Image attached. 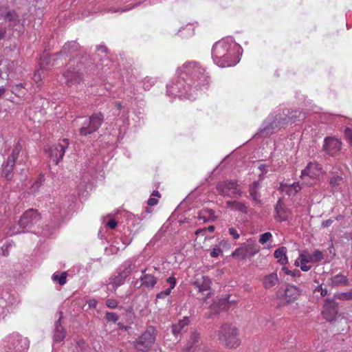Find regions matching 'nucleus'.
Here are the masks:
<instances>
[{
	"mask_svg": "<svg viewBox=\"0 0 352 352\" xmlns=\"http://www.w3.org/2000/svg\"><path fill=\"white\" fill-rule=\"evenodd\" d=\"M210 83L205 67L196 61H187L177 67L175 77L166 84V94L170 100H195L208 89Z\"/></svg>",
	"mask_w": 352,
	"mask_h": 352,
	"instance_id": "1",
	"label": "nucleus"
},
{
	"mask_svg": "<svg viewBox=\"0 0 352 352\" xmlns=\"http://www.w3.org/2000/svg\"><path fill=\"white\" fill-rule=\"evenodd\" d=\"M305 117V113L298 110L278 107L263 120L256 135L261 138L268 137L288 124H298Z\"/></svg>",
	"mask_w": 352,
	"mask_h": 352,
	"instance_id": "2",
	"label": "nucleus"
},
{
	"mask_svg": "<svg viewBox=\"0 0 352 352\" xmlns=\"http://www.w3.org/2000/svg\"><path fill=\"white\" fill-rule=\"evenodd\" d=\"M243 54L241 46L232 36H227L217 41L211 50L214 63L219 67L235 66Z\"/></svg>",
	"mask_w": 352,
	"mask_h": 352,
	"instance_id": "3",
	"label": "nucleus"
},
{
	"mask_svg": "<svg viewBox=\"0 0 352 352\" xmlns=\"http://www.w3.org/2000/svg\"><path fill=\"white\" fill-rule=\"evenodd\" d=\"M30 346V341L18 333H12L2 340L0 344V352H27Z\"/></svg>",
	"mask_w": 352,
	"mask_h": 352,
	"instance_id": "4",
	"label": "nucleus"
},
{
	"mask_svg": "<svg viewBox=\"0 0 352 352\" xmlns=\"http://www.w3.org/2000/svg\"><path fill=\"white\" fill-rule=\"evenodd\" d=\"M217 335L220 342L228 348L234 349L241 344L239 330L231 324H223Z\"/></svg>",
	"mask_w": 352,
	"mask_h": 352,
	"instance_id": "5",
	"label": "nucleus"
},
{
	"mask_svg": "<svg viewBox=\"0 0 352 352\" xmlns=\"http://www.w3.org/2000/svg\"><path fill=\"white\" fill-rule=\"evenodd\" d=\"M157 330L153 327H148L134 342V348L140 352L148 351L155 342Z\"/></svg>",
	"mask_w": 352,
	"mask_h": 352,
	"instance_id": "6",
	"label": "nucleus"
},
{
	"mask_svg": "<svg viewBox=\"0 0 352 352\" xmlns=\"http://www.w3.org/2000/svg\"><path fill=\"white\" fill-rule=\"evenodd\" d=\"M104 121V116L100 113H94L89 117L84 118L79 129L82 136H87L98 130Z\"/></svg>",
	"mask_w": 352,
	"mask_h": 352,
	"instance_id": "7",
	"label": "nucleus"
},
{
	"mask_svg": "<svg viewBox=\"0 0 352 352\" xmlns=\"http://www.w3.org/2000/svg\"><path fill=\"white\" fill-rule=\"evenodd\" d=\"M217 190L221 195L226 197L237 198L242 195V191L236 180H225L217 184Z\"/></svg>",
	"mask_w": 352,
	"mask_h": 352,
	"instance_id": "8",
	"label": "nucleus"
},
{
	"mask_svg": "<svg viewBox=\"0 0 352 352\" xmlns=\"http://www.w3.org/2000/svg\"><path fill=\"white\" fill-rule=\"evenodd\" d=\"M73 65L74 64L71 61L67 69L63 74L65 82L69 87L76 86L83 80V73L81 71L80 66L78 65L76 68L73 67Z\"/></svg>",
	"mask_w": 352,
	"mask_h": 352,
	"instance_id": "9",
	"label": "nucleus"
},
{
	"mask_svg": "<svg viewBox=\"0 0 352 352\" xmlns=\"http://www.w3.org/2000/svg\"><path fill=\"white\" fill-rule=\"evenodd\" d=\"M21 226L28 232L35 226L38 225L41 217L36 210L29 209L26 210L20 218Z\"/></svg>",
	"mask_w": 352,
	"mask_h": 352,
	"instance_id": "10",
	"label": "nucleus"
},
{
	"mask_svg": "<svg viewBox=\"0 0 352 352\" xmlns=\"http://www.w3.org/2000/svg\"><path fill=\"white\" fill-rule=\"evenodd\" d=\"M69 145L68 139H63L58 144H54L49 148V155L51 160H52L55 164H58V162L62 160L65 150L67 148Z\"/></svg>",
	"mask_w": 352,
	"mask_h": 352,
	"instance_id": "11",
	"label": "nucleus"
},
{
	"mask_svg": "<svg viewBox=\"0 0 352 352\" xmlns=\"http://www.w3.org/2000/svg\"><path fill=\"white\" fill-rule=\"evenodd\" d=\"M56 60V58H55L54 56H44L43 58H41V62L39 63L40 68L36 69L33 75V80L36 84H38V86L41 85L40 82L45 76V70L48 69L50 67L54 66V63L51 64V62Z\"/></svg>",
	"mask_w": 352,
	"mask_h": 352,
	"instance_id": "12",
	"label": "nucleus"
},
{
	"mask_svg": "<svg viewBox=\"0 0 352 352\" xmlns=\"http://www.w3.org/2000/svg\"><path fill=\"white\" fill-rule=\"evenodd\" d=\"M259 251V247L254 243H243L241 247L236 248L232 253V256L240 257L241 259H245L247 257H253Z\"/></svg>",
	"mask_w": 352,
	"mask_h": 352,
	"instance_id": "13",
	"label": "nucleus"
},
{
	"mask_svg": "<svg viewBox=\"0 0 352 352\" xmlns=\"http://www.w3.org/2000/svg\"><path fill=\"white\" fill-rule=\"evenodd\" d=\"M156 271V267L141 270L142 276L140 279L142 286L149 289L155 287L157 283Z\"/></svg>",
	"mask_w": 352,
	"mask_h": 352,
	"instance_id": "14",
	"label": "nucleus"
},
{
	"mask_svg": "<svg viewBox=\"0 0 352 352\" xmlns=\"http://www.w3.org/2000/svg\"><path fill=\"white\" fill-rule=\"evenodd\" d=\"M341 141L335 137H326L324 140L323 150L329 155L336 156L340 151Z\"/></svg>",
	"mask_w": 352,
	"mask_h": 352,
	"instance_id": "15",
	"label": "nucleus"
},
{
	"mask_svg": "<svg viewBox=\"0 0 352 352\" xmlns=\"http://www.w3.org/2000/svg\"><path fill=\"white\" fill-rule=\"evenodd\" d=\"M200 334L197 331H192L183 348V352H208L204 351L200 345Z\"/></svg>",
	"mask_w": 352,
	"mask_h": 352,
	"instance_id": "16",
	"label": "nucleus"
},
{
	"mask_svg": "<svg viewBox=\"0 0 352 352\" xmlns=\"http://www.w3.org/2000/svg\"><path fill=\"white\" fill-rule=\"evenodd\" d=\"M16 302L14 295L7 291L0 290V317H4L8 311L9 307L13 305Z\"/></svg>",
	"mask_w": 352,
	"mask_h": 352,
	"instance_id": "17",
	"label": "nucleus"
},
{
	"mask_svg": "<svg viewBox=\"0 0 352 352\" xmlns=\"http://www.w3.org/2000/svg\"><path fill=\"white\" fill-rule=\"evenodd\" d=\"M322 173L321 165L316 162H311L307 164L306 167L301 171L300 177L306 176L312 179H318Z\"/></svg>",
	"mask_w": 352,
	"mask_h": 352,
	"instance_id": "18",
	"label": "nucleus"
},
{
	"mask_svg": "<svg viewBox=\"0 0 352 352\" xmlns=\"http://www.w3.org/2000/svg\"><path fill=\"white\" fill-rule=\"evenodd\" d=\"M80 52V46L76 41H69L66 43L63 47L61 51L57 54L53 55L56 58V56H70L72 58H77Z\"/></svg>",
	"mask_w": 352,
	"mask_h": 352,
	"instance_id": "19",
	"label": "nucleus"
},
{
	"mask_svg": "<svg viewBox=\"0 0 352 352\" xmlns=\"http://www.w3.org/2000/svg\"><path fill=\"white\" fill-rule=\"evenodd\" d=\"M275 219L280 221H288L291 217V211L281 199H278L275 206Z\"/></svg>",
	"mask_w": 352,
	"mask_h": 352,
	"instance_id": "20",
	"label": "nucleus"
},
{
	"mask_svg": "<svg viewBox=\"0 0 352 352\" xmlns=\"http://www.w3.org/2000/svg\"><path fill=\"white\" fill-rule=\"evenodd\" d=\"M300 294L298 287L294 285H287L282 297L283 305H288L295 301Z\"/></svg>",
	"mask_w": 352,
	"mask_h": 352,
	"instance_id": "21",
	"label": "nucleus"
},
{
	"mask_svg": "<svg viewBox=\"0 0 352 352\" xmlns=\"http://www.w3.org/2000/svg\"><path fill=\"white\" fill-rule=\"evenodd\" d=\"M138 233V229H135V230L127 229L126 231H124V233L121 238V241L122 242L123 247H122V248L116 247L114 245H112L110 248L111 253H117L120 249H122V250L124 249L126 246H128L131 243L134 236Z\"/></svg>",
	"mask_w": 352,
	"mask_h": 352,
	"instance_id": "22",
	"label": "nucleus"
},
{
	"mask_svg": "<svg viewBox=\"0 0 352 352\" xmlns=\"http://www.w3.org/2000/svg\"><path fill=\"white\" fill-rule=\"evenodd\" d=\"M192 285L198 289L199 292H208L206 298L210 297L211 280L208 277L205 276L196 277L195 280L192 282Z\"/></svg>",
	"mask_w": 352,
	"mask_h": 352,
	"instance_id": "23",
	"label": "nucleus"
},
{
	"mask_svg": "<svg viewBox=\"0 0 352 352\" xmlns=\"http://www.w3.org/2000/svg\"><path fill=\"white\" fill-rule=\"evenodd\" d=\"M1 16L5 20L6 22H8L10 25L15 26L17 24L23 22L20 18L16 12L14 10L5 9L1 10L0 12Z\"/></svg>",
	"mask_w": 352,
	"mask_h": 352,
	"instance_id": "24",
	"label": "nucleus"
},
{
	"mask_svg": "<svg viewBox=\"0 0 352 352\" xmlns=\"http://www.w3.org/2000/svg\"><path fill=\"white\" fill-rule=\"evenodd\" d=\"M129 109L126 104H124L122 102H116L113 114L118 116L124 123L129 121Z\"/></svg>",
	"mask_w": 352,
	"mask_h": 352,
	"instance_id": "25",
	"label": "nucleus"
},
{
	"mask_svg": "<svg viewBox=\"0 0 352 352\" xmlns=\"http://www.w3.org/2000/svg\"><path fill=\"white\" fill-rule=\"evenodd\" d=\"M60 320L61 316L59 317L58 320L55 322L54 324V340L56 342L63 341L66 336L65 329L60 323Z\"/></svg>",
	"mask_w": 352,
	"mask_h": 352,
	"instance_id": "26",
	"label": "nucleus"
},
{
	"mask_svg": "<svg viewBox=\"0 0 352 352\" xmlns=\"http://www.w3.org/2000/svg\"><path fill=\"white\" fill-rule=\"evenodd\" d=\"M348 283V278L342 274H338L332 276L329 280V285L333 287L346 286Z\"/></svg>",
	"mask_w": 352,
	"mask_h": 352,
	"instance_id": "27",
	"label": "nucleus"
},
{
	"mask_svg": "<svg viewBox=\"0 0 352 352\" xmlns=\"http://www.w3.org/2000/svg\"><path fill=\"white\" fill-rule=\"evenodd\" d=\"M226 205L232 210L239 211L243 214L248 213V207L244 202L229 200L226 201Z\"/></svg>",
	"mask_w": 352,
	"mask_h": 352,
	"instance_id": "28",
	"label": "nucleus"
},
{
	"mask_svg": "<svg viewBox=\"0 0 352 352\" xmlns=\"http://www.w3.org/2000/svg\"><path fill=\"white\" fill-rule=\"evenodd\" d=\"M190 322L189 318L184 316L183 319L179 320L177 323L172 325V332L174 336H177L181 333L184 328L188 325Z\"/></svg>",
	"mask_w": 352,
	"mask_h": 352,
	"instance_id": "29",
	"label": "nucleus"
},
{
	"mask_svg": "<svg viewBox=\"0 0 352 352\" xmlns=\"http://www.w3.org/2000/svg\"><path fill=\"white\" fill-rule=\"evenodd\" d=\"M195 26L193 24H187L180 28L178 32L179 36L182 38H188L195 34Z\"/></svg>",
	"mask_w": 352,
	"mask_h": 352,
	"instance_id": "30",
	"label": "nucleus"
},
{
	"mask_svg": "<svg viewBox=\"0 0 352 352\" xmlns=\"http://www.w3.org/2000/svg\"><path fill=\"white\" fill-rule=\"evenodd\" d=\"M134 272H136V266L131 261H125L121 266L120 273L126 278Z\"/></svg>",
	"mask_w": 352,
	"mask_h": 352,
	"instance_id": "31",
	"label": "nucleus"
},
{
	"mask_svg": "<svg viewBox=\"0 0 352 352\" xmlns=\"http://www.w3.org/2000/svg\"><path fill=\"white\" fill-rule=\"evenodd\" d=\"M259 185V182L255 181L252 182L249 187L250 197L256 203L261 202V195L258 192Z\"/></svg>",
	"mask_w": 352,
	"mask_h": 352,
	"instance_id": "32",
	"label": "nucleus"
},
{
	"mask_svg": "<svg viewBox=\"0 0 352 352\" xmlns=\"http://www.w3.org/2000/svg\"><path fill=\"white\" fill-rule=\"evenodd\" d=\"M278 282V278L276 274L272 273L265 276L263 278V286L265 289H270L275 286Z\"/></svg>",
	"mask_w": 352,
	"mask_h": 352,
	"instance_id": "33",
	"label": "nucleus"
},
{
	"mask_svg": "<svg viewBox=\"0 0 352 352\" xmlns=\"http://www.w3.org/2000/svg\"><path fill=\"white\" fill-rule=\"evenodd\" d=\"M286 253L287 248L285 247L279 248L274 252V257L278 259L281 265L286 264L288 262Z\"/></svg>",
	"mask_w": 352,
	"mask_h": 352,
	"instance_id": "34",
	"label": "nucleus"
},
{
	"mask_svg": "<svg viewBox=\"0 0 352 352\" xmlns=\"http://www.w3.org/2000/svg\"><path fill=\"white\" fill-rule=\"evenodd\" d=\"M14 165V162H11L8 160L3 165L1 174L8 180L11 179L12 178V172Z\"/></svg>",
	"mask_w": 352,
	"mask_h": 352,
	"instance_id": "35",
	"label": "nucleus"
},
{
	"mask_svg": "<svg viewBox=\"0 0 352 352\" xmlns=\"http://www.w3.org/2000/svg\"><path fill=\"white\" fill-rule=\"evenodd\" d=\"M25 232V228H23L22 226H21V219H19L18 223H13L9 226L8 228L7 234L12 236Z\"/></svg>",
	"mask_w": 352,
	"mask_h": 352,
	"instance_id": "36",
	"label": "nucleus"
},
{
	"mask_svg": "<svg viewBox=\"0 0 352 352\" xmlns=\"http://www.w3.org/2000/svg\"><path fill=\"white\" fill-rule=\"evenodd\" d=\"M126 278L120 272L117 276L112 278L109 285H111L114 289H116L124 283Z\"/></svg>",
	"mask_w": 352,
	"mask_h": 352,
	"instance_id": "37",
	"label": "nucleus"
},
{
	"mask_svg": "<svg viewBox=\"0 0 352 352\" xmlns=\"http://www.w3.org/2000/svg\"><path fill=\"white\" fill-rule=\"evenodd\" d=\"M25 83H19L12 87L11 91L18 97H22L25 94Z\"/></svg>",
	"mask_w": 352,
	"mask_h": 352,
	"instance_id": "38",
	"label": "nucleus"
},
{
	"mask_svg": "<svg viewBox=\"0 0 352 352\" xmlns=\"http://www.w3.org/2000/svg\"><path fill=\"white\" fill-rule=\"evenodd\" d=\"M52 279L54 282L58 283L60 285H63L66 283L67 272L54 273L52 276Z\"/></svg>",
	"mask_w": 352,
	"mask_h": 352,
	"instance_id": "39",
	"label": "nucleus"
},
{
	"mask_svg": "<svg viewBox=\"0 0 352 352\" xmlns=\"http://www.w3.org/2000/svg\"><path fill=\"white\" fill-rule=\"evenodd\" d=\"M133 216H135V214H129L127 215V221H128V228L127 229H131V230H135V229H138V232H140V228H141V225H140V223L141 222H138L136 220L133 221V219H132V217Z\"/></svg>",
	"mask_w": 352,
	"mask_h": 352,
	"instance_id": "40",
	"label": "nucleus"
},
{
	"mask_svg": "<svg viewBox=\"0 0 352 352\" xmlns=\"http://www.w3.org/2000/svg\"><path fill=\"white\" fill-rule=\"evenodd\" d=\"M343 177L339 175L332 177L329 180L331 187L337 190L339 189L340 186L343 183Z\"/></svg>",
	"mask_w": 352,
	"mask_h": 352,
	"instance_id": "41",
	"label": "nucleus"
},
{
	"mask_svg": "<svg viewBox=\"0 0 352 352\" xmlns=\"http://www.w3.org/2000/svg\"><path fill=\"white\" fill-rule=\"evenodd\" d=\"M153 210L150 208L146 207L140 214H137V216H133L132 219H133V221L136 220L138 222H141L142 220L149 218Z\"/></svg>",
	"mask_w": 352,
	"mask_h": 352,
	"instance_id": "42",
	"label": "nucleus"
},
{
	"mask_svg": "<svg viewBox=\"0 0 352 352\" xmlns=\"http://www.w3.org/2000/svg\"><path fill=\"white\" fill-rule=\"evenodd\" d=\"M21 146L20 143L18 142L16 144V145L15 146V147L12 151L11 154L8 156L7 160L11 162H12L16 163V160L18 158L19 155L21 153Z\"/></svg>",
	"mask_w": 352,
	"mask_h": 352,
	"instance_id": "43",
	"label": "nucleus"
},
{
	"mask_svg": "<svg viewBox=\"0 0 352 352\" xmlns=\"http://www.w3.org/2000/svg\"><path fill=\"white\" fill-rule=\"evenodd\" d=\"M287 186L288 187L287 192L289 195H295L302 189L301 185L299 182H294L293 184Z\"/></svg>",
	"mask_w": 352,
	"mask_h": 352,
	"instance_id": "44",
	"label": "nucleus"
},
{
	"mask_svg": "<svg viewBox=\"0 0 352 352\" xmlns=\"http://www.w3.org/2000/svg\"><path fill=\"white\" fill-rule=\"evenodd\" d=\"M258 170L261 172L259 175V177L261 178V176L267 173L269 171H275L276 168L272 167L271 165L268 164H260L258 166Z\"/></svg>",
	"mask_w": 352,
	"mask_h": 352,
	"instance_id": "45",
	"label": "nucleus"
},
{
	"mask_svg": "<svg viewBox=\"0 0 352 352\" xmlns=\"http://www.w3.org/2000/svg\"><path fill=\"white\" fill-rule=\"evenodd\" d=\"M334 297L340 300H352V289L346 292L338 293Z\"/></svg>",
	"mask_w": 352,
	"mask_h": 352,
	"instance_id": "46",
	"label": "nucleus"
},
{
	"mask_svg": "<svg viewBox=\"0 0 352 352\" xmlns=\"http://www.w3.org/2000/svg\"><path fill=\"white\" fill-rule=\"evenodd\" d=\"M138 4H140V3H130V4L127 5V6H125L124 7L119 8H110L109 9V12H126V11L130 10L133 8L137 6Z\"/></svg>",
	"mask_w": 352,
	"mask_h": 352,
	"instance_id": "47",
	"label": "nucleus"
},
{
	"mask_svg": "<svg viewBox=\"0 0 352 352\" xmlns=\"http://www.w3.org/2000/svg\"><path fill=\"white\" fill-rule=\"evenodd\" d=\"M299 258L300 260V262L303 263H311L313 262L311 255L309 254L307 251H303L300 252Z\"/></svg>",
	"mask_w": 352,
	"mask_h": 352,
	"instance_id": "48",
	"label": "nucleus"
},
{
	"mask_svg": "<svg viewBox=\"0 0 352 352\" xmlns=\"http://www.w3.org/2000/svg\"><path fill=\"white\" fill-rule=\"evenodd\" d=\"M311 255L313 262H319L324 258L322 252L319 250H315Z\"/></svg>",
	"mask_w": 352,
	"mask_h": 352,
	"instance_id": "49",
	"label": "nucleus"
},
{
	"mask_svg": "<svg viewBox=\"0 0 352 352\" xmlns=\"http://www.w3.org/2000/svg\"><path fill=\"white\" fill-rule=\"evenodd\" d=\"M135 94V87L133 86H130L129 88L124 89L123 98L126 96L128 100H129L132 98Z\"/></svg>",
	"mask_w": 352,
	"mask_h": 352,
	"instance_id": "50",
	"label": "nucleus"
},
{
	"mask_svg": "<svg viewBox=\"0 0 352 352\" xmlns=\"http://www.w3.org/2000/svg\"><path fill=\"white\" fill-rule=\"evenodd\" d=\"M272 234H271V232H266L260 236V239H259L258 241L261 244H265L268 241H270L272 239Z\"/></svg>",
	"mask_w": 352,
	"mask_h": 352,
	"instance_id": "51",
	"label": "nucleus"
},
{
	"mask_svg": "<svg viewBox=\"0 0 352 352\" xmlns=\"http://www.w3.org/2000/svg\"><path fill=\"white\" fill-rule=\"evenodd\" d=\"M105 318L108 322L114 323L118 320V315L114 312H107L105 314Z\"/></svg>",
	"mask_w": 352,
	"mask_h": 352,
	"instance_id": "52",
	"label": "nucleus"
},
{
	"mask_svg": "<svg viewBox=\"0 0 352 352\" xmlns=\"http://www.w3.org/2000/svg\"><path fill=\"white\" fill-rule=\"evenodd\" d=\"M166 283L168 284L169 287L167 288V289H170V292L175 288L177 284V280L175 277L173 275L171 276H169L166 279Z\"/></svg>",
	"mask_w": 352,
	"mask_h": 352,
	"instance_id": "53",
	"label": "nucleus"
},
{
	"mask_svg": "<svg viewBox=\"0 0 352 352\" xmlns=\"http://www.w3.org/2000/svg\"><path fill=\"white\" fill-rule=\"evenodd\" d=\"M337 305L336 302L333 300L327 301L325 303V307L329 308L330 311L332 314L335 315L337 314Z\"/></svg>",
	"mask_w": 352,
	"mask_h": 352,
	"instance_id": "54",
	"label": "nucleus"
},
{
	"mask_svg": "<svg viewBox=\"0 0 352 352\" xmlns=\"http://www.w3.org/2000/svg\"><path fill=\"white\" fill-rule=\"evenodd\" d=\"M171 292L170 289H165L157 294L156 300L157 299H165L170 294Z\"/></svg>",
	"mask_w": 352,
	"mask_h": 352,
	"instance_id": "55",
	"label": "nucleus"
},
{
	"mask_svg": "<svg viewBox=\"0 0 352 352\" xmlns=\"http://www.w3.org/2000/svg\"><path fill=\"white\" fill-rule=\"evenodd\" d=\"M282 270L285 272V274L291 275L292 276H299L300 275V272L299 270H294V271H291L287 267H283Z\"/></svg>",
	"mask_w": 352,
	"mask_h": 352,
	"instance_id": "56",
	"label": "nucleus"
},
{
	"mask_svg": "<svg viewBox=\"0 0 352 352\" xmlns=\"http://www.w3.org/2000/svg\"><path fill=\"white\" fill-rule=\"evenodd\" d=\"M105 305L109 308L115 309L118 306V302L114 299L108 298L105 301Z\"/></svg>",
	"mask_w": 352,
	"mask_h": 352,
	"instance_id": "57",
	"label": "nucleus"
},
{
	"mask_svg": "<svg viewBox=\"0 0 352 352\" xmlns=\"http://www.w3.org/2000/svg\"><path fill=\"white\" fill-rule=\"evenodd\" d=\"M344 135L349 143L352 146V129L348 127L346 128L344 130Z\"/></svg>",
	"mask_w": 352,
	"mask_h": 352,
	"instance_id": "58",
	"label": "nucleus"
},
{
	"mask_svg": "<svg viewBox=\"0 0 352 352\" xmlns=\"http://www.w3.org/2000/svg\"><path fill=\"white\" fill-rule=\"evenodd\" d=\"M221 254H222V250L221 248L218 246L214 247L211 251H210V256L213 258L218 257Z\"/></svg>",
	"mask_w": 352,
	"mask_h": 352,
	"instance_id": "59",
	"label": "nucleus"
},
{
	"mask_svg": "<svg viewBox=\"0 0 352 352\" xmlns=\"http://www.w3.org/2000/svg\"><path fill=\"white\" fill-rule=\"evenodd\" d=\"M153 85V81L151 79L145 78L143 81V88L144 90H149Z\"/></svg>",
	"mask_w": 352,
	"mask_h": 352,
	"instance_id": "60",
	"label": "nucleus"
},
{
	"mask_svg": "<svg viewBox=\"0 0 352 352\" xmlns=\"http://www.w3.org/2000/svg\"><path fill=\"white\" fill-rule=\"evenodd\" d=\"M103 67L101 68V73H100V78L104 76L105 77H107L109 72H108L109 69V67H107L108 63L104 65V63H102Z\"/></svg>",
	"mask_w": 352,
	"mask_h": 352,
	"instance_id": "61",
	"label": "nucleus"
},
{
	"mask_svg": "<svg viewBox=\"0 0 352 352\" xmlns=\"http://www.w3.org/2000/svg\"><path fill=\"white\" fill-rule=\"evenodd\" d=\"M229 234L232 236L234 239H238L240 237L239 234L234 228H230L228 230Z\"/></svg>",
	"mask_w": 352,
	"mask_h": 352,
	"instance_id": "62",
	"label": "nucleus"
},
{
	"mask_svg": "<svg viewBox=\"0 0 352 352\" xmlns=\"http://www.w3.org/2000/svg\"><path fill=\"white\" fill-rule=\"evenodd\" d=\"M106 226L110 228L111 229H114L117 226V221L114 219H109L107 221Z\"/></svg>",
	"mask_w": 352,
	"mask_h": 352,
	"instance_id": "63",
	"label": "nucleus"
},
{
	"mask_svg": "<svg viewBox=\"0 0 352 352\" xmlns=\"http://www.w3.org/2000/svg\"><path fill=\"white\" fill-rule=\"evenodd\" d=\"M158 203V199L155 197H150L147 201V204L149 206H154Z\"/></svg>",
	"mask_w": 352,
	"mask_h": 352,
	"instance_id": "64",
	"label": "nucleus"
}]
</instances>
